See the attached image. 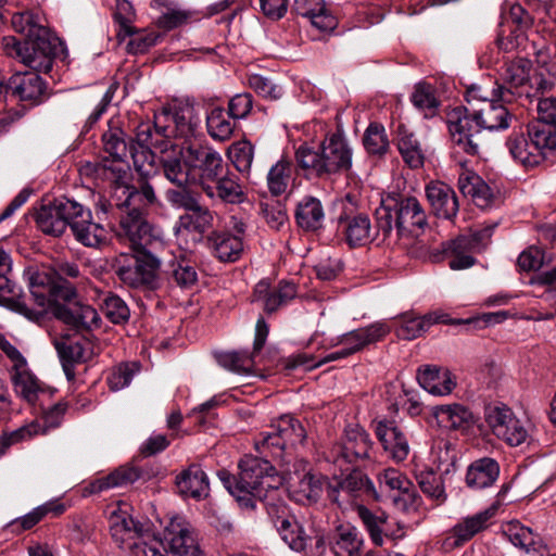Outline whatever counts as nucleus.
Returning a JSON list of instances; mask_svg holds the SVG:
<instances>
[{
  "label": "nucleus",
  "mask_w": 556,
  "mask_h": 556,
  "mask_svg": "<svg viewBox=\"0 0 556 556\" xmlns=\"http://www.w3.org/2000/svg\"><path fill=\"white\" fill-rule=\"evenodd\" d=\"M378 233L389 238L395 227L399 236H417L427 225V215L415 197H388L375 212Z\"/></svg>",
  "instance_id": "obj_4"
},
{
  "label": "nucleus",
  "mask_w": 556,
  "mask_h": 556,
  "mask_svg": "<svg viewBox=\"0 0 556 556\" xmlns=\"http://www.w3.org/2000/svg\"><path fill=\"white\" fill-rule=\"evenodd\" d=\"M53 315L76 334H92L100 327L101 318L98 312L88 304L80 302L55 305Z\"/></svg>",
  "instance_id": "obj_14"
},
{
  "label": "nucleus",
  "mask_w": 556,
  "mask_h": 556,
  "mask_svg": "<svg viewBox=\"0 0 556 556\" xmlns=\"http://www.w3.org/2000/svg\"><path fill=\"white\" fill-rule=\"evenodd\" d=\"M510 21L516 29L511 31L513 37L505 38L502 31L497 37V45L501 49L509 51L519 47L523 40L526 30L532 25L531 15L519 4L509 9L507 22Z\"/></svg>",
  "instance_id": "obj_42"
},
{
  "label": "nucleus",
  "mask_w": 556,
  "mask_h": 556,
  "mask_svg": "<svg viewBox=\"0 0 556 556\" xmlns=\"http://www.w3.org/2000/svg\"><path fill=\"white\" fill-rule=\"evenodd\" d=\"M228 157L237 170L248 177L254 159V146L248 140L237 141L229 147Z\"/></svg>",
  "instance_id": "obj_59"
},
{
  "label": "nucleus",
  "mask_w": 556,
  "mask_h": 556,
  "mask_svg": "<svg viewBox=\"0 0 556 556\" xmlns=\"http://www.w3.org/2000/svg\"><path fill=\"white\" fill-rule=\"evenodd\" d=\"M105 317L113 324L121 325L128 321L130 311L126 302L115 294H108L102 303Z\"/></svg>",
  "instance_id": "obj_64"
},
{
  "label": "nucleus",
  "mask_w": 556,
  "mask_h": 556,
  "mask_svg": "<svg viewBox=\"0 0 556 556\" xmlns=\"http://www.w3.org/2000/svg\"><path fill=\"white\" fill-rule=\"evenodd\" d=\"M216 359L223 368L239 375L251 374L254 367V353L222 352L216 355Z\"/></svg>",
  "instance_id": "obj_56"
},
{
  "label": "nucleus",
  "mask_w": 556,
  "mask_h": 556,
  "mask_svg": "<svg viewBox=\"0 0 556 556\" xmlns=\"http://www.w3.org/2000/svg\"><path fill=\"white\" fill-rule=\"evenodd\" d=\"M211 253L220 262H236L243 252L240 236H232L230 230L212 231L206 237Z\"/></svg>",
  "instance_id": "obj_32"
},
{
  "label": "nucleus",
  "mask_w": 556,
  "mask_h": 556,
  "mask_svg": "<svg viewBox=\"0 0 556 556\" xmlns=\"http://www.w3.org/2000/svg\"><path fill=\"white\" fill-rule=\"evenodd\" d=\"M339 223L343 225L345 239L351 247L365 245L374 240H382V235L378 233V228H371L370 219L366 214L355 216H341Z\"/></svg>",
  "instance_id": "obj_28"
},
{
  "label": "nucleus",
  "mask_w": 556,
  "mask_h": 556,
  "mask_svg": "<svg viewBox=\"0 0 556 556\" xmlns=\"http://www.w3.org/2000/svg\"><path fill=\"white\" fill-rule=\"evenodd\" d=\"M484 99L483 105L453 109L447 114V127L454 146V153L464 152L471 156L479 155L482 143V130H501L509 127L511 115L507 108L495 98Z\"/></svg>",
  "instance_id": "obj_1"
},
{
  "label": "nucleus",
  "mask_w": 556,
  "mask_h": 556,
  "mask_svg": "<svg viewBox=\"0 0 556 556\" xmlns=\"http://www.w3.org/2000/svg\"><path fill=\"white\" fill-rule=\"evenodd\" d=\"M103 148L114 161L123 162L129 154L136 167L139 165V151L134 142L126 141V134L124 130L114 125L113 122L109 124V129L102 135Z\"/></svg>",
  "instance_id": "obj_29"
},
{
  "label": "nucleus",
  "mask_w": 556,
  "mask_h": 556,
  "mask_svg": "<svg viewBox=\"0 0 556 556\" xmlns=\"http://www.w3.org/2000/svg\"><path fill=\"white\" fill-rule=\"evenodd\" d=\"M153 240H155V238ZM152 244L147 249L136 248V250L144 253V260H135L134 264L119 266L117 268L116 274L125 285L131 288H141L153 283L155 270L160 267L161 262L150 254L149 249ZM132 248L135 249L134 245Z\"/></svg>",
  "instance_id": "obj_19"
},
{
  "label": "nucleus",
  "mask_w": 556,
  "mask_h": 556,
  "mask_svg": "<svg viewBox=\"0 0 556 556\" xmlns=\"http://www.w3.org/2000/svg\"><path fill=\"white\" fill-rule=\"evenodd\" d=\"M115 18L119 24L117 36L121 39L129 37L126 46L129 53H143L156 43L159 36L154 33L134 31L129 20L122 16L119 12L115 14Z\"/></svg>",
  "instance_id": "obj_43"
},
{
  "label": "nucleus",
  "mask_w": 556,
  "mask_h": 556,
  "mask_svg": "<svg viewBox=\"0 0 556 556\" xmlns=\"http://www.w3.org/2000/svg\"><path fill=\"white\" fill-rule=\"evenodd\" d=\"M458 188L465 197L481 208L490 207L495 201V194L490 186L476 173L464 170L458 177Z\"/></svg>",
  "instance_id": "obj_33"
},
{
  "label": "nucleus",
  "mask_w": 556,
  "mask_h": 556,
  "mask_svg": "<svg viewBox=\"0 0 556 556\" xmlns=\"http://www.w3.org/2000/svg\"><path fill=\"white\" fill-rule=\"evenodd\" d=\"M213 220V213L199 202L178 218L177 225L179 229L203 235L212 228Z\"/></svg>",
  "instance_id": "obj_47"
},
{
  "label": "nucleus",
  "mask_w": 556,
  "mask_h": 556,
  "mask_svg": "<svg viewBox=\"0 0 556 556\" xmlns=\"http://www.w3.org/2000/svg\"><path fill=\"white\" fill-rule=\"evenodd\" d=\"M497 506L492 505L482 511L462 519L453 527L454 544L459 546L471 540L477 533L485 530L495 517Z\"/></svg>",
  "instance_id": "obj_35"
},
{
  "label": "nucleus",
  "mask_w": 556,
  "mask_h": 556,
  "mask_svg": "<svg viewBox=\"0 0 556 556\" xmlns=\"http://www.w3.org/2000/svg\"><path fill=\"white\" fill-rule=\"evenodd\" d=\"M504 534L515 546L529 551L539 543L540 536L531 528L521 525L519 521H510L504 529Z\"/></svg>",
  "instance_id": "obj_58"
},
{
  "label": "nucleus",
  "mask_w": 556,
  "mask_h": 556,
  "mask_svg": "<svg viewBox=\"0 0 556 556\" xmlns=\"http://www.w3.org/2000/svg\"><path fill=\"white\" fill-rule=\"evenodd\" d=\"M391 328L386 321H376L367 327L344 333L340 343L353 350V354L364 346L382 340Z\"/></svg>",
  "instance_id": "obj_38"
},
{
  "label": "nucleus",
  "mask_w": 556,
  "mask_h": 556,
  "mask_svg": "<svg viewBox=\"0 0 556 556\" xmlns=\"http://www.w3.org/2000/svg\"><path fill=\"white\" fill-rule=\"evenodd\" d=\"M292 163L287 159L279 160L273 165L267 175V185L271 194L280 195L286 192L292 176Z\"/></svg>",
  "instance_id": "obj_57"
},
{
  "label": "nucleus",
  "mask_w": 556,
  "mask_h": 556,
  "mask_svg": "<svg viewBox=\"0 0 556 556\" xmlns=\"http://www.w3.org/2000/svg\"><path fill=\"white\" fill-rule=\"evenodd\" d=\"M186 163L189 168L199 170V182L203 186L214 182L224 174V162L222 155L208 147L189 146L186 150Z\"/></svg>",
  "instance_id": "obj_15"
},
{
  "label": "nucleus",
  "mask_w": 556,
  "mask_h": 556,
  "mask_svg": "<svg viewBox=\"0 0 556 556\" xmlns=\"http://www.w3.org/2000/svg\"><path fill=\"white\" fill-rule=\"evenodd\" d=\"M132 142L139 151V165L141 166V159L146 160L151 154L152 148L161 151L164 147L167 148L170 144L168 138L156 135L155 123L153 125L150 123L139 124Z\"/></svg>",
  "instance_id": "obj_45"
},
{
  "label": "nucleus",
  "mask_w": 556,
  "mask_h": 556,
  "mask_svg": "<svg viewBox=\"0 0 556 556\" xmlns=\"http://www.w3.org/2000/svg\"><path fill=\"white\" fill-rule=\"evenodd\" d=\"M506 146L513 159L525 167H534L556 154V129L532 123L525 132L513 131Z\"/></svg>",
  "instance_id": "obj_6"
},
{
  "label": "nucleus",
  "mask_w": 556,
  "mask_h": 556,
  "mask_svg": "<svg viewBox=\"0 0 556 556\" xmlns=\"http://www.w3.org/2000/svg\"><path fill=\"white\" fill-rule=\"evenodd\" d=\"M0 305L24 315L30 320L40 318V314L27 305L25 295L8 276H0Z\"/></svg>",
  "instance_id": "obj_39"
},
{
  "label": "nucleus",
  "mask_w": 556,
  "mask_h": 556,
  "mask_svg": "<svg viewBox=\"0 0 556 556\" xmlns=\"http://www.w3.org/2000/svg\"><path fill=\"white\" fill-rule=\"evenodd\" d=\"M58 49V45L49 39L47 33L31 39H25V53H23L21 62L31 68L33 72L48 73L52 68Z\"/></svg>",
  "instance_id": "obj_18"
},
{
  "label": "nucleus",
  "mask_w": 556,
  "mask_h": 556,
  "mask_svg": "<svg viewBox=\"0 0 556 556\" xmlns=\"http://www.w3.org/2000/svg\"><path fill=\"white\" fill-rule=\"evenodd\" d=\"M65 510V506L58 502H47L42 505L35 507L30 513L23 517L14 519L10 527L16 533H21L26 530H30L37 523H39L49 514L53 516H60Z\"/></svg>",
  "instance_id": "obj_48"
},
{
  "label": "nucleus",
  "mask_w": 556,
  "mask_h": 556,
  "mask_svg": "<svg viewBox=\"0 0 556 556\" xmlns=\"http://www.w3.org/2000/svg\"><path fill=\"white\" fill-rule=\"evenodd\" d=\"M228 112L222 106H212L206 113V128L208 135L218 141L228 140L235 129V123L230 121Z\"/></svg>",
  "instance_id": "obj_52"
},
{
  "label": "nucleus",
  "mask_w": 556,
  "mask_h": 556,
  "mask_svg": "<svg viewBox=\"0 0 556 556\" xmlns=\"http://www.w3.org/2000/svg\"><path fill=\"white\" fill-rule=\"evenodd\" d=\"M531 68V62L525 58H518L507 62L502 74L504 85L497 87L496 96H498L503 102H510L515 94L522 96L523 92L519 89L528 84Z\"/></svg>",
  "instance_id": "obj_21"
},
{
  "label": "nucleus",
  "mask_w": 556,
  "mask_h": 556,
  "mask_svg": "<svg viewBox=\"0 0 556 556\" xmlns=\"http://www.w3.org/2000/svg\"><path fill=\"white\" fill-rule=\"evenodd\" d=\"M140 370V365L136 362L122 363L114 367L108 377V383L112 391H119L128 387Z\"/></svg>",
  "instance_id": "obj_63"
},
{
  "label": "nucleus",
  "mask_w": 556,
  "mask_h": 556,
  "mask_svg": "<svg viewBox=\"0 0 556 556\" xmlns=\"http://www.w3.org/2000/svg\"><path fill=\"white\" fill-rule=\"evenodd\" d=\"M298 225L306 231H316L323 227L325 212L319 199L305 195L299 201L295 210Z\"/></svg>",
  "instance_id": "obj_41"
},
{
  "label": "nucleus",
  "mask_w": 556,
  "mask_h": 556,
  "mask_svg": "<svg viewBox=\"0 0 556 556\" xmlns=\"http://www.w3.org/2000/svg\"><path fill=\"white\" fill-rule=\"evenodd\" d=\"M374 442L369 433L358 426L345 429L342 442L332 450L333 463L344 471V465H355L371 458ZM349 467L345 468V471Z\"/></svg>",
  "instance_id": "obj_12"
},
{
  "label": "nucleus",
  "mask_w": 556,
  "mask_h": 556,
  "mask_svg": "<svg viewBox=\"0 0 556 556\" xmlns=\"http://www.w3.org/2000/svg\"><path fill=\"white\" fill-rule=\"evenodd\" d=\"M484 420L491 432L509 446H520L530 439V431L526 422L506 405L486 406Z\"/></svg>",
  "instance_id": "obj_10"
},
{
  "label": "nucleus",
  "mask_w": 556,
  "mask_h": 556,
  "mask_svg": "<svg viewBox=\"0 0 556 556\" xmlns=\"http://www.w3.org/2000/svg\"><path fill=\"white\" fill-rule=\"evenodd\" d=\"M161 150L159 159L160 168L164 177L177 187H182L189 182V167L186 163V155L182 154V149L169 144Z\"/></svg>",
  "instance_id": "obj_26"
},
{
  "label": "nucleus",
  "mask_w": 556,
  "mask_h": 556,
  "mask_svg": "<svg viewBox=\"0 0 556 556\" xmlns=\"http://www.w3.org/2000/svg\"><path fill=\"white\" fill-rule=\"evenodd\" d=\"M200 124V117L193 104L178 102L164 108L155 114L156 135L165 138L192 136Z\"/></svg>",
  "instance_id": "obj_11"
},
{
  "label": "nucleus",
  "mask_w": 556,
  "mask_h": 556,
  "mask_svg": "<svg viewBox=\"0 0 556 556\" xmlns=\"http://www.w3.org/2000/svg\"><path fill=\"white\" fill-rule=\"evenodd\" d=\"M375 434L383 451L395 463L404 462L409 455L410 447L405 433L395 421L379 419L372 422Z\"/></svg>",
  "instance_id": "obj_16"
},
{
  "label": "nucleus",
  "mask_w": 556,
  "mask_h": 556,
  "mask_svg": "<svg viewBox=\"0 0 556 556\" xmlns=\"http://www.w3.org/2000/svg\"><path fill=\"white\" fill-rule=\"evenodd\" d=\"M433 415L441 426L453 430H465L472 424L471 412L460 404L435 406Z\"/></svg>",
  "instance_id": "obj_44"
},
{
  "label": "nucleus",
  "mask_w": 556,
  "mask_h": 556,
  "mask_svg": "<svg viewBox=\"0 0 556 556\" xmlns=\"http://www.w3.org/2000/svg\"><path fill=\"white\" fill-rule=\"evenodd\" d=\"M426 197L433 213L444 219L456 216L459 204L455 191L444 182H430L426 187Z\"/></svg>",
  "instance_id": "obj_25"
},
{
  "label": "nucleus",
  "mask_w": 556,
  "mask_h": 556,
  "mask_svg": "<svg viewBox=\"0 0 556 556\" xmlns=\"http://www.w3.org/2000/svg\"><path fill=\"white\" fill-rule=\"evenodd\" d=\"M11 381L15 393L33 406H43L52 399L55 392L54 389L41 383L30 372L28 365L11 371Z\"/></svg>",
  "instance_id": "obj_17"
},
{
  "label": "nucleus",
  "mask_w": 556,
  "mask_h": 556,
  "mask_svg": "<svg viewBox=\"0 0 556 556\" xmlns=\"http://www.w3.org/2000/svg\"><path fill=\"white\" fill-rule=\"evenodd\" d=\"M266 509L281 540L292 551L303 552L313 541L315 542L316 548L325 547V531L316 527L314 522H312L308 528H305L283 503L268 502Z\"/></svg>",
  "instance_id": "obj_7"
},
{
  "label": "nucleus",
  "mask_w": 556,
  "mask_h": 556,
  "mask_svg": "<svg viewBox=\"0 0 556 556\" xmlns=\"http://www.w3.org/2000/svg\"><path fill=\"white\" fill-rule=\"evenodd\" d=\"M140 478V472L135 467H119L105 477H101L90 483L93 493H100L113 488L129 485Z\"/></svg>",
  "instance_id": "obj_49"
},
{
  "label": "nucleus",
  "mask_w": 556,
  "mask_h": 556,
  "mask_svg": "<svg viewBox=\"0 0 556 556\" xmlns=\"http://www.w3.org/2000/svg\"><path fill=\"white\" fill-rule=\"evenodd\" d=\"M397 148L404 162L412 168H418L424 164V154L415 135L404 126L399 127Z\"/></svg>",
  "instance_id": "obj_53"
},
{
  "label": "nucleus",
  "mask_w": 556,
  "mask_h": 556,
  "mask_svg": "<svg viewBox=\"0 0 556 556\" xmlns=\"http://www.w3.org/2000/svg\"><path fill=\"white\" fill-rule=\"evenodd\" d=\"M298 484L293 490L296 501H317L323 490L321 478L311 471L305 472L302 477L298 476Z\"/></svg>",
  "instance_id": "obj_61"
},
{
  "label": "nucleus",
  "mask_w": 556,
  "mask_h": 556,
  "mask_svg": "<svg viewBox=\"0 0 556 556\" xmlns=\"http://www.w3.org/2000/svg\"><path fill=\"white\" fill-rule=\"evenodd\" d=\"M356 513L368 531L372 543L377 546L383 544V535L388 533V517L384 513H374L364 505L356 507Z\"/></svg>",
  "instance_id": "obj_51"
},
{
  "label": "nucleus",
  "mask_w": 556,
  "mask_h": 556,
  "mask_svg": "<svg viewBox=\"0 0 556 556\" xmlns=\"http://www.w3.org/2000/svg\"><path fill=\"white\" fill-rule=\"evenodd\" d=\"M238 477L226 471L218 473L225 488L247 508H255V502H274L282 479L276 473L275 467L266 459L244 456L239 463Z\"/></svg>",
  "instance_id": "obj_2"
},
{
  "label": "nucleus",
  "mask_w": 556,
  "mask_h": 556,
  "mask_svg": "<svg viewBox=\"0 0 556 556\" xmlns=\"http://www.w3.org/2000/svg\"><path fill=\"white\" fill-rule=\"evenodd\" d=\"M417 380L422 389L433 395H447L456 387V381L448 369L425 366L418 370Z\"/></svg>",
  "instance_id": "obj_34"
},
{
  "label": "nucleus",
  "mask_w": 556,
  "mask_h": 556,
  "mask_svg": "<svg viewBox=\"0 0 556 556\" xmlns=\"http://www.w3.org/2000/svg\"><path fill=\"white\" fill-rule=\"evenodd\" d=\"M22 101L39 102L45 96L46 85L37 72L16 73L3 85Z\"/></svg>",
  "instance_id": "obj_27"
},
{
  "label": "nucleus",
  "mask_w": 556,
  "mask_h": 556,
  "mask_svg": "<svg viewBox=\"0 0 556 556\" xmlns=\"http://www.w3.org/2000/svg\"><path fill=\"white\" fill-rule=\"evenodd\" d=\"M305 439L306 431L301 421L291 415H282L270 426V431L260 434L255 447L260 453L269 452L274 457L282 458L287 451Z\"/></svg>",
  "instance_id": "obj_9"
},
{
  "label": "nucleus",
  "mask_w": 556,
  "mask_h": 556,
  "mask_svg": "<svg viewBox=\"0 0 556 556\" xmlns=\"http://www.w3.org/2000/svg\"><path fill=\"white\" fill-rule=\"evenodd\" d=\"M170 553L177 556H204L190 530L180 523H172L165 534Z\"/></svg>",
  "instance_id": "obj_40"
},
{
  "label": "nucleus",
  "mask_w": 556,
  "mask_h": 556,
  "mask_svg": "<svg viewBox=\"0 0 556 556\" xmlns=\"http://www.w3.org/2000/svg\"><path fill=\"white\" fill-rule=\"evenodd\" d=\"M77 212H81L79 202L62 198L54 200L49 205L41 206L36 222L42 232L60 237L67 227L71 228L73 217H77Z\"/></svg>",
  "instance_id": "obj_13"
},
{
  "label": "nucleus",
  "mask_w": 556,
  "mask_h": 556,
  "mask_svg": "<svg viewBox=\"0 0 556 556\" xmlns=\"http://www.w3.org/2000/svg\"><path fill=\"white\" fill-rule=\"evenodd\" d=\"M176 486L181 496L198 501L210 492L207 476L198 464H191L176 477Z\"/></svg>",
  "instance_id": "obj_30"
},
{
  "label": "nucleus",
  "mask_w": 556,
  "mask_h": 556,
  "mask_svg": "<svg viewBox=\"0 0 556 556\" xmlns=\"http://www.w3.org/2000/svg\"><path fill=\"white\" fill-rule=\"evenodd\" d=\"M113 173H121V168H113ZM121 174L112 187L110 204L116 208L126 210L121 215L118 236L129 240L131 245L138 249H147L153 241L152 227L144 219L142 212L137 206L138 189L119 181Z\"/></svg>",
  "instance_id": "obj_5"
},
{
  "label": "nucleus",
  "mask_w": 556,
  "mask_h": 556,
  "mask_svg": "<svg viewBox=\"0 0 556 556\" xmlns=\"http://www.w3.org/2000/svg\"><path fill=\"white\" fill-rule=\"evenodd\" d=\"M129 509L128 504L118 503L110 513L109 522L111 534L119 544L128 543L143 534V526L132 519Z\"/></svg>",
  "instance_id": "obj_24"
},
{
  "label": "nucleus",
  "mask_w": 556,
  "mask_h": 556,
  "mask_svg": "<svg viewBox=\"0 0 556 556\" xmlns=\"http://www.w3.org/2000/svg\"><path fill=\"white\" fill-rule=\"evenodd\" d=\"M400 325L395 332L400 339L413 340L425 333L434 324H448L447 315L430 313L417 316L413 313H404L399 317Z\"/></svg>",
  "instance_id": "obj_31"
},
{
  "label": "nucleus",
  "mask_w": 556,
  "mask_h": 556,
  "mask_svg": "<svg viewBox=\"0 0 556 556\" xmlns=\"http://www.w3.org/2000/svg\"><path fill=\"white\" fill-rule=\"evenodd\" d=\"M366 151L371 155H383L389 150V139L382 125L371 123L363 138Z\"/></svg>",
  "instance_id": "obj_60"
},
{
  "label": "nucleus",
  "mask_w": 556,
  "mask_h": 556,
  "mask_svg": "<svg viewBox=\"0 0 556 556\" xmlns=\"http://www.w3.org/2000/svg\"><path fill=\"white\" fill-rule=\"evenodd\" d=\"M295 159L299 166L308 174L329 179L350 172L353 150L342 134L333 132L325 137L317 150L300 146Z\"/></svg>",
  "instance_id": "obj_3"
},
{
  "label": "nucleus",
  "mask_w": 556,
  "mask_h": 556,
  "mask_svg": "<svg viewBox=\"0 0 556 556\" xmlns=\"http://www.w3.org/2000/svg\"><path fill=\"white\" fill-rule=\"evenodd\" d=\"M339 489L352 497L362 495L377 498L376 490L368 477L358 469H353L339 483Z\"/></svg>",
  "instance_id": "obj_54"
},
{
  "label": "nucleus",
  "mask_w": 556,
  "mask_h": 556,
  "mask_svg": "<svg viewBox=\"0 0 556 556\" xmlns=\"http://www.w3.org/2000/svg\"><path fill=\"white\" fill-rule=\"evenodd\" d=\"M93 334L65 333L55 340L54 346L61 361L85 363L94 354Z\"/></svg>",
  "instance_id": "obj_23"
},
{
  "label": "nucleus",
  "mask_w": 556,
  "mask_h": 556,
  "mask_svg": "<svg viewBox=\"0 0 556 556\" xmlns=\"http://www.w3.org/2000/svg\"><path fill=\"white\" fill-rule=\"evenodd\" d=\"M363 544V538L356 528L340 526L332 551L336 556H362Z\"/></svg>",
  "instance_id": "obj_50"
},
{
  "label": "nucleus",
  "mask_w": 556,
  "mask_h": 556,
  "mask_svg": "<svg viewBox=\"0 0 556 556\" xmlns=\"http://www.w3.org/2000/svg\"><path fill=\"white\" fill-rule=\"evenodd\" d=\"M71 230L75 239L88 248H99L109 240V230L100 223L92 220L89 208L81 204V212L73 217Z\"/></svg>",
  "instance_id": "obj_22"
},
{
  "label": "nucleus",
  "mask_w": 556,
  "mask_h": 556,
  "mask_svg": "<svg viewBox=\"0 0 556 556\" xmlns=\"http://www.w3.org/2000/svg\"><path fill=\"white\" fill-rule=\"evenodd\" d=\"M293 10L312 21V24L321 30L332 29L334 18L326 14L324 0H294Z\"/></svg>",
  "instance_id": "obj_46"
},
{
  "label": "nucleus",
  "mask_w": 556,
  "mask_h": 556,
  "mask_svg": "<svg viewBox=\"0 0 556 556\" xmlns=\"http://www.w3.org/2000/svg\"><path fill=\"white\" fill-rule=\"evenodd\" d=\"M170 280L181 289H190L198 282L195 264L186 257L175 258L170 262Z\"/></svg>",
  "instance_id": "obj_55"
},
{
  "label": "nucleus",
  "mask_w": 556,
  "mask_h": 556,
  "mask_svg": "<svg viewBox=\"0 0 556 556\" xmlns=\"http://www.w3.org/2000/svg\"><path fill=\"white\" fill-rule=\"evenodd\" d=\"M25 276L30 296L38 307L34 311L39 313L40 316L47 307L60 305V301H63V304L75 303L73 300L77 295L76 288L66 279L52 278L48 271H39L33 268L27 269Z\"/></svg>",
  "instance_id": "obj_8"
},
{
  "label": "nucleus",
  "mask_w": 556,
  "mask_h": 556,
  "mask_svg": "<svg viewBox=\"0 0 556 556\" xmlns=\"http://www.w3.org/2000/svg\"><path fill=\"white\" fill-rule=\"evenodd\" d=\"M498 476V463L491 457H482L468 466L466 483L472 490H482L492 486Z\"/></svg>",
  "instance_id": "obj_37"
},
{
  "label": "nucleus",
  "mask_w": 556,
  "mask_h": 556,
  "mask_svg": "<svg viewBox=\"0 0 556 556\" xmlns=\"http://www.w3.org/2000/svg\"><path fill=\"white\" fill-rule=\"evenodd\" d=\"M202 191L212 200L218 199L229 204H239L245 200L243 188L233 174H222L214 182L204 184Z\"/></svg>",
  "instance_id": "obj_36"
},
{
  "label": "nucleus",
  "mask_w": 556,
  "mask_h": 556,
  "mask_svg": "<svg viewBox=\"0 0 556 556\" xmlns=\"http://www.w3.org/2000/svg\"><path fill=\"white\" fill-rule=\"evenodd\" d=\"M298 293L293 282L280 281L278 286H270L266 280L256 283L253 291V301L261 303L267 314L278 311L292 301Z\"/></svg>",
  "instance_id": "obj_20"
},
{
  "label": "nucleus",
  "mask_w": 556,
  "mask_h": 556,
  "mask_svg": "<svg viewBox=\"0 0 556 556\" xmlns=\"http://www.w3.org/2000/svg\"><path fill=\"white\" fill-rule=\"evenodd\" d=\"M45 404L43 406H39L41 408L42 415L39 420H36L34 424H39V431L37 434H45L49 430L58 428L64 417V414L67 409V403L59 401L53 405Z\"/></svg>",
  "instance_id": "obj_62"
}]
</instances>
